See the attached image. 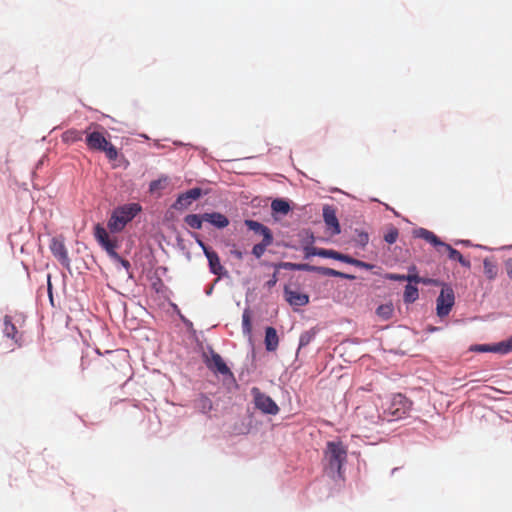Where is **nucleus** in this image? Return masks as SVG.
<instances>
[{
	"mask_svg": "<svg viewBox=\"0 0 512 512\" xmlns=\"http://www.w3.org/2000/svg\"><path fill=\"white\" fill-rule=\"evenodd\" d=\"M141 211V206L137 203L126 204L113 210L107 226L113 233L121 232L125 226L132 221Z\"/></svg>",
	"mask_w": 512,
	"mask_h": 512,
	"instance_id": "nucleus-1",
	"label": "nucleus"
},
{
	"mask_svg": "<svg viewBox=\"0 0 512 512\" xmlns=\"http://www.w3.org/2000/svg\"><path fill=\"white\" fill-rule=\"evenodd\" d=\"M94 237L99 245L107 252V254L114 259L115 261L121 263L123 267L128 269L130 267V263L128 260L122 258L116 251L119 247V243L116 237H110L107 230L97 224L94 227Z\"/></svg>",
	"mask_w": 512,
	"mask_h": 512,
	"instance_id": "nucleus-2",
	"label": "nucleus"
},
{
	"mask_svg": "<svg viewBox=\"0 0 512 512\" xmlns=\"http://www.w3.org/2000/svg\"><path fill=\"white\" fill-rule=\"evenodd\" d=\"M85 133H87L86 144L90 150L104 152L110 161L117 159V148L106 139L103 133L99 131L88 132V130Z\"/></svg>",
	"mask_w": 512,
	"mask_h": 512,
	"instance_id": "nucleus-3",
	"label": "nucleus"
},
{
	"mask_svg": "<svg viewBox=\"0 0 512 512\" xmlns=\"http://www.w3.org/2000/svg\"><path fill=\"white\" fill-rule=\"evenodd\" d=\"M346 457L347 450L341 442L331 441L327 443L325 458L330 470L340 472Z\"/></svg>",
	"mask_w": 512,
	"mask_h": 512,
	"instance_id": "nucleus-4",
	"label": "nucleus"
},
{
	"mask_svg": "<svg viewBox=\"0 0 512 512\" xmlns=\"http://www.w3.org/2000/svg\"><path fill=\"white\" fill-rule=\"evenodd\" d=\"M412 402L403 394H396L385 411L388 421L404 418L411 410Z\"/></svg>",
	"mask_w": 512,
	"mask_h": 512,
	"instance_id": "nucleus-5",
	"label": "nucleus"
},
{
	"mask_svg": "<svg viewBox=\"0 0 512 512\" xmlns=\"http://www.w3.org/2000/svg\"><path fill=\"white\" fill-rule=\"evenodd\" d=\"M356 418L359 427L362 430H370L381 422V416L374 406L358 407L356 410Z\"/></svg>",
	"mask_w": 512,
	"mask_h": 512,
	"instance_id": "nucleus-6",
	"label": "nucleus"
},
{
	"mask_svg": "<svg viewBox=\"0 0 512 512\" xmlns=\"http://www.w3.org/2000/svg\"><path fill=\"white\" fill-rule=\"evenodd\" d=\"M251 395L253 396L255 407L263 413L276 415L279 412V407L274 400L270 396L262 393L258 387L251 389Z\"/></svg>",
	"mask_w": 512,
	"mask_h": 512,
	"instance_id": "nucleus-7",
	"label": "nucleus"
},
{
	"mask_svg": "<svg viewBox=\"0 0 512 512\" xmlns=\"http://www.w3.org/2000/svg\"><path fill=\"white\" fill-rule=\"evenodd\" d=\"M455 303L453 289L448 285H443L441 292L436 300V311L439 317L447 316Z\"/></svg>",
	"mask_w": 512,
	"mask_h": 512,
	"instance_id": "nucleus-8",
	"label": "nucleus"
},
{
	"mask_svg": "<svg viewBox=\"0 0 512 512\" xmlns=\"http://www.w3.org/2000/svg\"><path fill=\"white\" fill-rule=\"evenodd\" d=\"M2 332L5 337L11 339L13 342V347L10 349V351H14L15 348L22 347V345H23L22 333L17 330L16 325L13 322L12 316L5 315L3 317Z\"/></svg>",
	"mask_w": 512,
	"mask_h": 512,
	"instance_id": "nucleus-9",
	"label": "nucleus"
},
{
	"mask_svg": "<svg viewBox=\"0 0 512 512\" xmlns=\"http://www.w3.org/2000/svg\"><path fill=\"white\" fill-rule=\"evenodd\" d=\"M202 195V190L199 187L192 188L182 194H180L173 204V208L176 210H183L188 208L193 201L199 199Z\"/></svg>",
	"mask_w": 512,
	"mask_h": 512,
	"instance_id": "nucleus-10",
	"label": "nucleus"
},
{
	"mask_svg": "<svg viewBox=\"0 0 512 512\" xmlns=\"http://www.w3.org/2000/svg\"><path fill=\"white\" fill-rule=\"evenodd\" d=\"M50 250L54 257L61 263L65 268L70 267V258L68 251L64 244V241L60 238H53L50 243Z\"/></svg>",
	"mask_w": 512,
	"mask_h": 512,
	"instance_id": "nucleus-11",
	"label": "nucleus"
},
{
	"mask_svg": "<svg viewBox=\"0 0 512 512\" xmlns=\"http://www.w3.org/2000/svg\"><path fill=\"white\" fill-rule=\"evenodd\" d=\"M284 296L291 306H305L309 303L308 294L292 290L289 286L284 287Z\"/></svg>",
	"mask_w": 512,
	"mask_h": 512,
	"instance_id": "nucleus-12",
	"label": "nucleus"
},
{
	"mask_svg": "<svg viewBox=\"0 0 512 512\" xmlns=\"http://www.w3.org/2000/svg\"><path fill=\"white\" fill-rule=\"evenodd\" d=\"M206 365L210 370H212L215 373H219L221 375L231 374L230 369L228 368L222 357L216 352H211V356L206 360Z\"/></svg>",
	"mask_w": 512,
	"mask_h": 512,
	"instance_id": "nucleus-13",
	"label": "nucleus"
},
{
	"mask_svg": "<svg viewBox=\"0 0 512 512\" xmlns=\"http://www.w3.org/2000/svg\"><path fill=\"white\" fill-rule=\"evenodd\" d=\"M324 222L329 229H331V235H338L341 232L340 224L336 216V211L332 206L326 205L323 208Z\"/></svg>",
	"mask_w": 512,
	"mask_h": 512,
	"instance_id": "nucleus-14",
	"label": "nucleus"
},
{
	"mask_svg": "<svg viewBox=\"0 0 512 512\" xmlns=\"http://www.w3.org/2000/svg\"><path fill=\"white\" fill-rule=\"evenodd\" d=\"M244 224L247 226L249 230L253 231L255 234L261 235L262 239H274L271 230L262 223L255 220L247 219L244 221Z\"/></svg>",
	"mask_w": 512,
	"mask_h": 512,
	"instance_id": "nucleus-15",
	"label": "nucleus"
},
{
	"mask_svg": "<svg viewBox=\"0 0 512 512\" xmlns=\"http://www.w3.org/2000/svg\"><path fill=\"white\" fill-rule=\"evenodd\" d=\"M441 252H445L448 254L449 259L458 261L463 267L470 268L471 263L468 259H465L463 255L456 249H454L451 245L447 243H442L440 246Z\"/></svg>",
	"mask_w": 512,
	"mask_h": 512,
	"instance_id": "nucleus-16",
	"label": "nucleus"
},
{
	"mask_svg": "<svg viewBox=\"0 0 512 512\" xmlns=\"http://www.w3.org/2000/svg\"><path fill=\"white\" fill-rule=\"evenodd\" d=\"M204 221L209 222L219 229H223L229 225V219L219 212L204 213Z\"/></svg>",
	"mask_w": 512,
	"mask_h": 512,
	"instance_id": "nucleus-17",
	"label": "nucleus"
},
{
	"mask_svg": "<svg viewBox=\"0 0 512 512\" xmlns=\"http://www.w3.org/2000/svg\"><path fill=\"white\" fill-rule=\"evenodd\" d=\"M193 407L202 414H208L213 409V403L209 397L200 394L199 397L193 401Z\"/></svg>",
	"mask_w": 512,
	"mask_h": 512,
	"instance_id": "nucleus-18",
	"label": "nucleus"
},
{
	"mask_svg": "<svg viewBox=\"0 0 512 512\" xmlns=\"http://www.w3.org/2000/svg\"><path fill=\"white\" fill-rule=\"evenodd\" d=\"M209 262L210 271L215 275H222L223 274V266L220 263V258L218 254L215 251H206L205 255Z\"/></svg>",
	"mask_w": 512,
	"mask_h": 512,
	"instance_id": "nucleus-19",
	"label": "nucleus"
},
{
	"mask_svg": "<svg viewBox=\"0 0 512 512\" xmlns=\"http://www.w3.org/2000/svg\"><path fill=\"white\" fill-rule=\"evenodd\" d=\"M279 338L277 331L273 327H267L265 330V346L268 351H275L278 348Z\"/></svg>",
	"mask_w": 512,
	"mask_h": 512,
	"instance_id": "nucleus-20",
	"label": "nucleus"
},
{
	"mask_svg": "<svg viewBox=\"0 0 512 512\" xmlns=\"http://www.w3.org/2000/svg\"><path fill=\"white\" fill-rule=\"evenodd\" d=\"M417 236L432 244L437 249V251L441 253L440 246L443 242L432 231L420 228L417 231Z\"/></svg>",
	"mask_w": 512,
	"mask_h": 512,
	"instance_id": "nucleus-21",
	"label": "nucleus"
},
{
	"mask_svg": "<svg viewBox=\"0 0 512 512\" xmlns=\"http://www.w3.org/2000/svg\"><path fill=\"white\" fill-rule=\"evenodd\" d=\"M484 274L488 280H494L498 275V267L491 259L485 258L483 261Z\"/></svg>",
	"mask_w": 512,
	"mask_h": 512,
	"instance_id": "nucleus-22",
	"label": "nucleus"
},
{
	"mask_svg": "<svg viewBox=\"0 0 512 512\" xmlns=\"http://www.w3.org/2000/svg\"><path fill=\"white\" fill-rule=\"evenodd\" d=\"M318 273H320L324 276H329V277H339V278L349 279V280L355 279V276H353V275L346 274V273L337 271L332 268H327V267H318Z\"/></svg>",
	"mask_w": 512,
	"mask_h": 512,
	"instance_id": "nucleus-23",
	"label": "nucleus"
},
{
	"mask_svg": "<svg viewBox=\"0 0 512 512\" xmlns=\"http://www.w3.org/2000/svg\"><path fill=\"white\" fill-rule=\"evenodd\" d=\"M273 240H274V239H268V238H267V239H262V241H261L260 243L255 244V245L253 246V248H252V254H253L257 259L261 258V257L264 255V253H265V251H266L267 247H269L270 245H272Z\"/></svg>",
	"mask_w": 512,
	"mask_h": 512,
	"instance_id": "nucleus-24",
	"label": "nucleus"
},
{
	"mask_svg": "<svg viewBox=\"0 0 512 512\" xmlns=\"http://www.w3.org/2000/svg\"><path fill=\"white\" fill-rule=\"evenodd\" d=\"M419 297L418 288L412 284H407L404 290L403 299L405 303H413Z\"/></svg>",
	"mask_w": 512,
	"mask_h": 512,
	"instance_id": "nucleus-25",
	"label": "nucleus"
},
{
	"mask_svg": "<svg viewBox=\"0 0 512 512\" xmlns=\"http://www.w3.org/2000/svg\"><path fill=\"white\" fill-rule=\"evenodd\" d=\"M185 223L193 229H201L204 221V214H189L184 218Z\"/></svg>",
	"mask_w": 512,
	"mask_h": 512,
	"instance_id": "nucleus-26",
	"label": "nucleus"
},
{
	"mask_svg": "<svg viewBox=\"0 0 512 512\" xmlns=\"http://www.w3.org/2000/svg\"><path fill=\"white\" fill-rule=\"evenodd\" d=\"M394 307L392 303H386L378 306L376 309V314L382 320H389L393 316Z\"/></svg>",
	"mask_w": 512,
	"mask_h": 512,
	"instance_id": "nucleus-27",
	"label": "nucleus"
},
{
	"mask_svg": "<svg viewBox=\"0 0 512 512\" xmlns=\"http://www.w3.org/2000/svg\"><path fill=\"white\" fill-rule=\"evenodd\" d=\"M308 238V243L303 247L305 258H310L311 256H320L321 248H316L312 245L314 243V235L311 233L309 234Z\"/></svg>",
	"mask_w": 512,
	"mask_h": 512,
	"instance_id": "nucleus-28",
	"label": "nucleus"
},
{
	"mask_svg": "<svg viewBox=\"0 0 512 512\" xmlns=\"http://www.w3.org/2000/svg\"><path fill=\"white\" fill-rule=\"evenodd\" d=\"M271 208L274 212L286 215L290 211V205L283 199H275L271 203Z\"/></svg>",
	"mask_w": 512,
	"mask_h": 512,
	"instance_id": "nucleus-29",
	"label": "nucleus"
},
{
	"mask_svg": "<svg viewBox=\"0 0 512 512\" xmlns=\"http://www.w3.org/2000/svg\"><path fill=\"white\" fill-rule=\"evenodd\" d=\"M83 132L76 130V129H70L64 132L62 138L65 142H77L82 140Z\"/></svg>",
	"mask_w": 512,
	"mask_h": 512,
	"instance_id": "nucleus-30",
	"label": "nucleus"
},
{
	"mask_svg": "<svg viewBox=\"0 0 512 512\" xmlns=\"http://www.w3.org/2000/svg\"><path fill=\"white\" fill-rule=\"evenodd\" d=\"M242 330L246 335H250L252 332L251 316L247 310H245L242 315Z\"/></svg>",
	"mask_w": 512,
	"mask_h": 512,
	"instance_id": "nucleus-31",
	"label": "nucleus"
},
{
	"mask_svg": "<svg viewBox=\"0 0 512 512\" xmlns=\"http://www.w3.org/2000/svg\"><path fill=\"white\" fill-rule=\"evenodd\" d=\"M512 351V348H510L509 342L502 341L497 344H493V352L494 353H501V354H507Z\"/></svg>",
	"mask_w": 512,
	"mask_h": 512,
	"instance_id": "nucleus-32",
	"label": "nucleus"
},
{
	"mask_svg": "<svg viewBox=\"0 0 512 512\" xmlns=\"http://www.w3.org/2000/svg\"><path fill=\"white\" fill-rule=\"evenodd\" d=\"M398 236H399V231L396 227H391L387 233L384 235V240L388 243V244H393L397 241L398 239Z\"/></svg>",
	"mask_w": 512,
	"mask_h": 512,
	"instance_id": "nucleus-33",
	"label": "nucleus"
},
{
	"mask_svg": "<svg viewBox=\"0 0 512 512\" xmlns=\"http://www.w3.org/2000/svg\"><path fill=\"white\" fill-rule=\"evenodd\" d=\"M410 273L408 275H406V281L409 282V284L411 283H415V284H418L420 283V281H422V277H420L417 272H416V267L415 266H412L410 269H409Z\"/></svg>",
	"mask_w": 512,
	"mask_h": 512,
	"instance_id": "nucleus-34",
	"label": "nucleus"
},
{
	"mask_svg": "<svg viewBox=\"0 0 512 512\" xmlns=\"http://www.w3.org/2000/svg\"><path fill=\"white\" fill-rule=\"evenodd\" d=\"M355 241L361 247H365L369 242V235L367 232L359 231L357 232Z\"/></svg>",
	"mask_w": 512,
	"mask_h": 512,
	"instance_id": "nucleus-35",
	"label": "nucleus"
},
{
	"mask_svg": "<svg viewBox=\"0 0 512 512\" xmlns=\"http://www.w3.org/2000/svg\"><path fill=\"white\" fill-rule=\"evenodd\" d=\"M313 337L314 333L311 331H306L302 333L299 339L300 347L308 345L312 341Z\"/></svg>",
	"mask_w": 512,
	"mask_h": 512,
	"instance_id": "nucleus-36",
	"label": "nucleus"
},
{
	"mask_svg": "<svg viewBox=\"0 0 512 512\" xmlns=\"http://www.w3.org/2000/svg\"><path fill=\"white\" fill-rule=\"evenodd\" d=\"M339 253L335 250L321 248L320 257L338 260Z\"/></svg>",
	"mask_w": 512,
	"mask_h": 512,
	"instance_id": "nucleus-37",
	"label": "nucleus"
},
{
	"mask_svg": "<svg viewBox=\"0 0 512 512\" xmlns=\"http://www.w3.org/2000/svg\"><path fill=\"white\" fill-rule=\"evenodd\" d=\"M165 183H166V179L162 180V179H158V180H154L150 183V186H149V189L151 192H156L160 189H163L164 186H165Z\"/></svg>",
	"mask_w": 512,
	"mask_h": 512,
	"instance_id": "nucleus-38",
	"label": "nucleus"
},
{
	"mask_svg": "<svg viewBox=\"0 0 512 512\" xmlns=\"http://www.w3.org/2000/svg\"><path fill=\"white\" fill-rule=\"evenodd\" d=\"M406 275H400L396 273H388L385 275V278L392 281H406Z\"/></svg>",
	"mask_w": 512,
	"mask_h": 512,
	"instance_id": "nucleus-39",
	"label": "nucleus"
},
{
	"mask_svg": "<svg viewBox=\"0 0 512 512\" xmlns=\"http://www.w3.org/2000/svg\"><path fill=\"white\" fill-rule=\"evenodd\" d=\"M338 260L351 265H354L355 262V258L342 253H339Z\"/></svg>",
	"mask_w": 512,
	"mask_h": 512,
	"instance_id": "nucleus-40",
	"label": "nucleus"
},
{
	"mask_svg": "<svg viewBox=\"0 0 512 512\" xmlns=\"http://www.w3.org/2000/svg\"><path fill=\"white\" fill-rule=\"evenodd\" d=\"M354 266L364 268L366 270H371L373 268V265L358 259H355Z\"/></svg>",
	"mask_w": 512,
	"mask_h": 512,
	"instance_id": "nucleus-41",
	"label": "nucleus"
},
{
	"mask_svg": "<svg viewBox=\"0 0 512 512\" xmlns=\"http://www.w3.org/2000/svg\"><path fill=\"white\" fill-rule=\"evenodd\" d=\"M504 267L509 279H512V258H508L505 261Z\"/></svg>",
	"mask_w": 512,
	"mask_h": 512,
	"instance_id": "nucleus-42",
	"label": "nucleus"
},
{
	"mask_svg": "<svg viewBox=\"0 0 512 512\" xmlns=\"http://www.w3.org/2000/svg\"><path fill=\"white\" fill-rule=\"evenodd\" d=\"M277 281H278L277 272H274L273 275L271 276V278L265 283V286L268 289H271L272 287H274L276 285Z\"/></svg>",
	"mask_w": 512,
	"mask_h": 512,
	"instance_id": "nucleus-43",
	"label": "nucleus"
},
{
	"mask_svg": "<svg viewBox=\"0 0 512 512\" xmlns=\"http://www.w3.org/2000/svg\"><path fill=\"white\" fill-rule=\"evenodd\" d=\"M298 271H317L318 267L311 266L309 264H299V267H297Z\"/></svg>",
	"mask_w": 512,
	"mask_h": 512,
	"instance_id": "nucleus-44",
	"label": "nucleus"
},
{
	"mask_svg": "<svg viewBox=\"0 0 512 512\" xmlns=\"http://www.w3.org/2000/svg\"><path fill=\"white\" fill-rule=\"evenodd\" d=\"M278 267H283L290 270H297V267H299V263L283 262L280 263Z\"/></svg>",
	"mask_w": 512,
	"mask_h": 512,
	"instance_id": "nucleus-45",
	"label": "nucleus"
},
{
	"mask_svg": "<svg viewBox=\"0 0 512 512\" xmlns=\"http://www.w3.org/2000/svg\"><path fill=\"white\" fill-rule=\"evenodd\" d=\"M475 350L479 352H493V345H478Z\"/></svg>",
	"mask_w": 512,
	"mask_h": 512,
	"instance_id": "nucleus-46",
	"label": "nucleus"
},
{
	"mask_svg": "<svg viewBox=\"0 0 512 512\" xmlns=\"http://www.w3.org/2000/svg\"><path fill=\"white\" fill-rule=\"evenodd\" d=\"M194 237L196 239L197 244L202 248L205 255H206V251H212L209 247H207L205 245V243L201 239H199L197 234H194Z\"/></svg>",
	"mask_w": 512,
	"mask_h": 512,
	"instance_id": "nucleus-47",
	"label": "nucleus"
},
{
	"mask_svg": "<svg viewBox=\"0 0 512 512\" xmlns=\"http://www.w3.org/2000/svg\"><path fill=\"white\" fill-rule=\"evenodd\" d=\"M231 254L238 260H242L243 259V252L238 250V249H235V250H232L231 251Z\"/></svg>",
	"mask_w": 512,
	"mask_h": 512,
	"instance_id": "nucleus-48",
	"label": "nucleus"
},
{
	"mask_svg": "<svg viewBox=\"0 0 512 512\" xmlns=\"http://www.w3.org/2000/svg\"><path fill=\"white\" fill-rule=\"evenodd\" d=\"M434 281L432 279H427V278H422V281H420V283H423V284H431L433 283Z\"/></svg>",
	"mask_w": 512,
	"mask_h": 512,
	"instance_id": "nucleus-49",
	"label": "nucleus"
}]
</instances>
